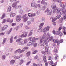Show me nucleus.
I'll return each instance as SVG.
<instances>
[{
	"instance_id": "nucleus-53",
	"label": "nucleus",
	"mask_w": 66,
	"mask_h": 66,
	"mask_svg": "<svg viewBox=\"0 0 66 66\" xmlns=\"http://www.w3.org/2000/svg\"><path fill=\"white\" fill-rule=\"evenodd\" d=\"M31 63V61H29L27 63L26 65V66H28V65H29Z\"/></svg>"
},
{
	"instance_id": "nucleus-34",
	"label": "nucleus",
	"mask_w": 66,
	"mask_h": 66,
	"mask_svg": "<svg viewBox=\"0 0 66 66\" xmlns=\"http://www.w3.org/2000/svg\"><path fill=\"white\" fill-rule=\"evenodd\" d=\"M29 19L28 16H27L26 17L25 19H24V22H26V21L27 20H28Z\"/></svg>"
},
{
	"instance_id": "nucleus-51",
	"label": "nucleus",
	"mask_w": 66,
	"mask_h": 66,
	"mask_svg": "<svg viewBox=\"0 0 66 66\" xmlns=\"http://www.w3.org/2000/svg\"><path fill=\"white\" fill-rule=\"evenodd\" d=\"M55 58L56 60H57V59H58V55H56V56L55 57Z\"/></svg>"
},
{
	"instance_id": "nucleus-46",
	"label": "nucleus",
	"mask_w": 66,
	"mask_h": 66,
	"mask_svg": "<svg viewBox=\"0 0 66 66\" xmlns=\"http://www.w3.org/2000/svg\"><path fill=\"white\" fill-rule=\"evenodd\" d=\"M63 18H64V19H66V13H65V14L64 15V16L63 17Z\"/></svg>"
},
{
	"instance_id": "nucleus-32",
	"label": "nucleus",
	"mask_w": 66,
	"mask_h": 66,
	"mask_svg": "<svg viewBox=\"0 0 66 66\" xmlns=\"http://www.w3.org/2000/svg\"><path fill=\"white\" fill-rule=\"evenodd\" d=\"M6 15V14L4 13L2 15V16L0 18L1 19H3V18L4 17H5V16Z\"/></svg>"
},
{
	"instance_id": "nucleus-64",
	"label": "nucleus",
	"mask_w": 66,
	"mask_h": 66,
	"mask_svg": "<svg viewBox=\"0 0 66 66\" xmlns=\"http://www.w3.org/2000/svg\"><path fill=\"white\" fill-rule=\"evenodd\" d=\"M45 64L46 66H48V62H46Z\"/></svg>"
},
{
	"instance_id": "nucleus-5",
	"label": "nucleus",
	"mask_w": 66,
	"mask_h": 66,
	"mask_svg": "<svg viewBox=\"0 0 66 66\" xmlns=\"http://www.w3.org/2000/svg\"><path fill=\"white\" fill-rule=\"evenodd\" d=\"M47 15L48 16L49 15H51L52 13V11L51 10H49V9H47L45 11V13H47Z\"/></svg>"
},
{
	"instance_id": "nucleus-24",
	"label": "nucleus",
	"mask_w": 66,
	"mask_h": 66,
	"mask_svg": "<svg viewBox=\"0 0 66 66\" xmlns=\"http://www.w3.org/2000/svg\"><path fill=\"white\" fill-rule=\"evenodd\" d=\"M31 52L30 51L26 53V55L27 56H29L30 55Z\"/></svg>"
},
{
	"instance_id": "nucleus-43",
	"label": "nucleus",
	"mask_w": 66,
	"mask_h": 66,
	"mask_svg": "<svg viewBox=\"0 0 66 66\" xmlns=\"http://www.w3.org/2000/svg\"><path fill=\"white\" fill-rule=\"evenodd\" d=\"M41 20L42 21H45V19L44 17H42L41 18Z\"/></svg>"
},
{
	"instance_id": "nucleus-40",
	"label": "nucleus",
	"mask_w": 66,
	"mask_h": 66,
	"mask_svg": "<svg viewBox=\"0 0 66 66\" xmlns=\"http://www.w3.org/2000/svg\"><path fill=\"white\" fill-rule=\"evenodd\" d=\"M41 53L42 54H44V55H45L46 54V53L44 51H41Z\"/></svg>"
},
{
	"instance_id": "nucleus-3",
	"label": "nucleus",
	"mask_w": 66,
	"mask_h": 66,
	"mask_svg": "<svg viewBox=\"0 0 66 66\" xmlns=\"http://www.w3.org/2000/svg\"><path fill=\"white\" fill-rule=\"evenodd\" d=\"M47 39H46V40H47V42H48H48H50V41H51V40H52V39H53V37L52 36L50 38V34L49 33H48L47 34Z\"/></svg>"
},
{
	"instance_id": "nucleus-21",
	"label": "nucleus",
	"mask_w": 66,
	"mask_h": 66,
	"mask_svg": "<svg viewBox=\"0 0 66 66\" xmlns=\"http://www.w3.org/2000/svg\"><path fill=\"white\" fill-rule=\"evenodd\" d=\"M27 35H28L27 34H22L21 35V37H27Z\"/></svg>"
},
{
	"instance_id": "nucleus-54",
	"label": "nucleus",
	"mask_w": 66,
	"mask_h": 66,
	"mask_svg": "<svg viewBox=\"0 0 66 66\" xmlns=\"http://www.w3.org/2000/svg\"><path fill=\"white\" fill-rule=\"evenodd\" d=\"M6 19H5L3 20V22H2V23H5L6 22Z\"/></svg>"
},
{
	"instance_id": "nucleus-9",
	"label": "nucleus",
	"mask_w": 66,
	"mask_h": 66,
	"mask_svg": "<svg viewBox=\"0 0 66 66\" xmlns=\"http://www.w3.org/2000/svg\"><path fill=\"white\" fill-rule=\"evenodd\" d=\"M19 1H18L16 2H14L12 4V7L13 8H15V9L17 8V3H19Z\"/></svg>"
},
{
	"instance_id": "nucleus-25",
	"label": "nucleus",
	"mask_w": 66,
	"mask_h": 66,
	"mask_svg": "<svg viewBox=\"0 0 66 66\" xmlns=\"http://www.w3.org/2000/svg\"><path fill=\"white\" fill-rule=\"evenodd\" d=\"M53 41L54 43H57L59 42V40L57 39H54L53 40Z\"/></svg>"
},
{
	"instance_id": "nucleus-17",
	"label": "nucleus",
	"mask_w": 66,
	"mask_h": 66,
	"mask_svg": "<svg viewBox=\"0 0 66 66\" xmlns=\"http://www.w3.org/2000/svg\"><path fill=\"white\" fill-rule=\"evenodd\" d=\"M55 21V19L54 18H53L52 19V22H53V25L54 26H55V25H56V22H54Z\"/></svg>"
},
{
	"instance_id": "nucleus-63",
	"label": "nucleus",
	"mask_w": 66,
	"mask_h": 66,
	"mask_svg": "<svg viewBox=\"0 0 66 66\" xmlns=\"http://www.w3.org/2000/svg\"><path fill=\"white\" fill-rule=\"evenodd\" d=\"M37 52V51H35L33 52L32 53L33 54H35L36 52Z\"/></svg>"
},
{
	"instance_id": "nucleus-11",
	"label": "nucleus",
	"mask_w": 66,
	"mask_h": 66,
	"mask_svg": "<svg viewBox=\"0 0 66 66\" xmlns=\"http://www.w3.org/2000/svg\"><path fill=\"white\" fill-rule=\"evenodd\" d=\"M51 7L52 9L55 10V9H56V5L55 3H53L52 4Z\"/></svg>"
},
{
	"instance_id": "nucleus-57",
	"label": "nucleus",
	"mask_w": 66,
	"mask_h": 66,
	"mask_svg": "<svg viewBox=\"0 0 66 66\" xmlns=\"http://www.w3.org/2000/svg\"><path fill=\"white\" fill-rule=\"evenodd\" d=\"M35 4L31 3V5L32 7H34V6H35Z\"/></svg>"
},
{
	"instance_id": "nucleus-29",
	"label": "nucleus",
	"mask_w": 66,
	"mask_h": 66,
	"mask_svg": "<svg viewBox=\"0 0 66 66\" xmlns=\"http://www.w3.org/2000/svg\"><path fill=\"white\" fill-rule=\"evenodd\" d=\"M44 23H41L40 24L39 27L40 28H42V26H44Z\"/></svg>"
},
{
	"instance_id": "nucleus-20",
	"label": "nucleus",
	"mask_w": 66,
	"mask_h": 66,
	"mask_svg": "<svg viewBox=\"0 0 66 66\" xmlns=\"http://www.w3.org/2000/svg\"><path fill=\"white\" fill-rule=\"evenodd\" d=\"M13 37L11 36L10 38V42L11 43H13Z\"/></svg>"
},
{
	"instance_id": "nucleus-42",
	"label": "nucleus",
	"mask_w": 66,
	"mask_h": 66,
	"mask_svg": "<svg viewBox=\"0 0 66 66\" xmlns=\"http://www.w3.org/2000/svg\"><path fill=\"white\" fill-rule=\"evenodd\" d=\"M27 16V14L24 15L23 16V19H24Z\"/></svg>"
},
{
	"instance_id": "nucleus-12",
	"label": "nucleus",
	"mask_w": 66,
	"mask_h": 66,
	"mask_svg": "<svg viewBox=\"0 0 66 66\" xmlns=\"http://www.w3.org/2000/svg\"><path fill=\"white\" fill-rule=\"evenodd\" d=\"M8 27V26L7 25H4L2 28V31H4L5 30H6L7 28Z\"/></svg>"
},
{
	"instance_id": "nucleus-19",
	"label": "nucleus",
	"mask_w": 66,
	"mask_h": 66,
	"mask_svg": "<svg viewBox=\"0 0 66 66\" xmlns=\"http://www.w3.org/2000/svg\"><path fill=\"white\" fill-rule=\"evenodd\" d=\"M45 44H46L45 43H40L39 44V45L40 46L43 47V46H45Z\"/></svg>"
},
{
	"instance_id": "nucleus-39",
	"label": "nucleus",
	"mask_w": 66,
	"mask_h": 66,
	"mask_svg": "<svg viewBox=\"0 0 66 66\" xmlns=\"http://www.w3.org/2000/svg\"><path fill=\"white\" fill-rule=\"evenodd\" d=\"M24 42L25 44H26V43H28V39H26L24 40Z\"/></svg>"
},
{
	"instance_id": "nucleus-14",
	"label": "nucleus",
	"mask_w": 66,
	"mask_h": 66,
	"mask_svg": "<svg viewBox=\"0 0 66 66\" xmlns=\"http://www.w3.org/2000/svg\"><path fill=\"white\" fill-rule=\"evenodd\" d=\"M47 35H46V34L44 33L43 35V36L42 38H43V39H46L47 40Z\"/></svg>"
},
{
	"instance_id": "nucleus-62",
	"label": "nucleus",
	"mask_w": 66,
	"mask_h": 66,
	"mask_svg": "<svg viewBox=\"0 0 66 66\" xmlns=\"http://www.w3.org/2000/svg\"><path fill=\"white\" fill-rule=\"evenodd\" d=\"M66 27H63V31H66Z\"/></svg>"
},
{
	"instance_id": "nucleus-30",
	"label": "nucleus",
	"mask_w": 66,
	"mask_h": 66,
	"mask_svg": "<svg viewBox=\"0 0 66 66\" xmlns=\"http://www.w3.org/2000/svg\"><path fill=\"white\" fill-rule=\"evenodd\" d=\"M11 9H12V7L11 6H9L8 7L7 10L8 12H10L11 11Z\"/></svg>"
},
{
	"instance_id": "nucleus-41",
	"label": "nucleus",
	"mask_w": 66,
	"mask_h": 66,
	"mask_svg": "<svg viewBox=\"0 0 66 66\" xmlns=\"http://www.w3.org/2000/svg\"><path fill=\"white\" fill-rule=\"evenodd\" d=\"M61 15H58L56 17V19H59V18H60V17H61Z\"/></svg>"
},
{
	"instance_id": "nucleus-36",
	"label": "nucleus",
	"mask_w": 66,
	"mask_h": 66,
	"mask_svg": "<svg viewBox=\"0 0 66 66\" xmlns=\"http://www.w3.org/2000/svg\"><path fill=\"white\" fill-rule=\"evenodd\" d=\"M19 28V26H18L15 27L14 29L15 30H18Z\"/></svg>"
},
{
	"instance_id": "nucleus-6",
	"label": "nucleus",
	"mask_w": 66,
	"mask_h": 66,
	"mask_svg": "<svg viewBox=\"0 0 66 66\" xmlns=\"http://www.w3.org/2000/svg\"><path fill=\"white\" fill-rule=\"evenodd\" d=\"M21 18H22L21 16L20 15H18L16 17V21L17 22H19L21 20Z\"/></svg>"
},
{
	"instance_id": "nucleus-56",
	"label": "nucleus",
	"mask_w": 66,
	"mask_h": 66,
	"mask_svg": "<svg viewBox=\"0 0 66 66\" xmlns=\"http://www.w3.org/2000/svg\"><path fill=\"white\" fill-rule=\"evenodd\" d=\"M37 6H38V7L39 9H40L41 7H41V6H40V4H38V5H37Z\"/></svg>"
},
{
	"instance_id": "nucleus-48",
	"label": "nucleus",
	"mask_w": 66,
	"mask_h": 66,
	"mask_svg": "<svg viewBox=\"0 0 66 66\" xmlns=\"http://www.w3.org/2000/svg\"><path fill=\"white\" fill-rule=\"evenodd\" d=\"M16 24H17L16 23H13L12 24V26L13 27H14V26H15Z\"/></svg>"
},
{
	"instance_id": "nucleus-59",
	"label": "nucleus",
	"mask_w": 66,
	"mask_h": 66,
	"mask_svg": "<svg viewBox=\"0 0 66 66\" xmlns=\"http://www.w3.org/2000/svg\"><path fill=\"white\" fill-rule=\"evenodd\" d=\"M4 35V33H0V36H3Z\"/></svg>"
},
{
	"instance_id": "nucleus-60",
	"label": "nucleus",
	"mask_w": 66,
	"mask_h": 66,
	"mask_svg": "<svg viewBox=\"0 0 66 66\" xmlns=\"http://www.w3.org/2000/svg\"><path fill=\"white\" fill-rule=\"evenodd\" d=\"M23 26V23H21L20 24V27L21 28V27H22Z\"/></svg>"
},
{
	"instance_id": "nucleus-23",
	"label": "nucleus",
	"mask_w": 66,
	"mask_h": 66,
	"mask_svg": "<svg viewBox=\"0 0 66 66\" xmlns=\"http://www.w3.org/2000/svg\"><path fill=\"white\" fill-rule=\"evenodd\" d=\"M13 29V28H11L7 32V34H10L11 33V32L12 31V29Z\"/></svg>"
},
{
	"instance_id": "nucleus-35",
	"label": "nucleus",
	"mask_w": 66,
	"mask_h": 66,
	"mask_svg": "<svg viewBox=\"0 0 66 66\" xmlns=\"http://www.w3.org/2000/svg\"><path fill=\"white\" fill-rule=\"evenodd\" d=\"M38 39H39V38H35V37H34V38H33L32 39V40H33V41H34V42H35V40H38Z\"/></svg>"
},
{
	"instance_id": "nucleus-15",
	"label": "nucleus",
	"mask_w": 66,
	"mask_h": 66,
	"mask_svg": "<svg viewBox=\"0 0 66 66\" xmlns=\"http://www.w3.org/2000/svg\"><path fill=\"white\" fill-rule=\"evenodd\" d=\"M19 12L20 15H22L24 13V11L22 9H20L19 10Z\"/></svg>"
},
{
	"instance_id": "nucleus-38",
	"label": "nucleus",
	"mask_w": 66,
	"mask_h": 66,
	"mask_svg": "<svg viewBox=\"0 0 66 66\" xmlns=\"http://www.w3.org/2000/svg\"><path fill=\"white\" fill-rule=\"evenodd\" d=\"M27 23L28 25H30V24H31V22L30 21H28L27 22Z\"/></svg>"
},
{
	"instance_id": "nucleus-8",
	"label": "nucleus",
	"mask_w": 66,
	"mask_h": 66,
	"mask_svg": "<svg viewBox=\"0 0 66 66\" xmlns=\"http://www.w3.org/2000/svg\"><path fill=\"white\" fill-rule=\"evenodd\" d=\"M50 28V27L47 26L45 28L43 29L44 33H46L47 31H49V29Z\"/></svg>"
},
{
	"instance_id": "nucleus-7",
	"label": "nucleus",
	"mask_w": 66,
	"mask_h": 66,
	"mask_svg": "<svg viewBox=\"0 0 66 66\" xmlns=\"http://www.w3.org/2000/svg\"><path fill=\"white\" fill-rule=\"evenodd\" d=\"M35 42L33 41V40L32 41L30 40L29 42L30 44L31 45H33L34 47H35L37 46V43H35Z\"/></svg>"
},
{
	"instance_id": "nucleus-47",
	"label": "nucleus",
	"mask_w": 66,
	"mask_h": 66,
	"mask_svg": "<svg viewBox=\"0 0 66 66\" xmlns=\"http://www.w3.org/2000/svg\"><path fill=\"white\" fill-rule=\"evenodd\" d=\"M30 20L32 22H33L34 21V19L33 18H31L30 19Z\"/></svg>"
},
{
	"instance_id": "nucleus-10",
	"label": "nucleus",
	"mask_w": 66,
	"mask_h": 66,
	"mask_svg": "<svg viewBox=\"0 0 66 66\" xmlns=\"http://www.w3.org/2000/svg\"><path fill=\"white\" fill-rule=\"evenodd\" d=\"M62 11L60 12V14L61 15H63V14L65 15V13H66L65 11V8H62Z\"/></svg>"
},
{
	"instance_id": "nucleus-50",
	"label": "nucleus",
	"mask_w": 66,
	"mask_h": 66,
	"mask_svg": "<svg viewBox=\"0 0 66 66\" xmlns=\"http://www.w3.org/2000/svg\"><path fill=\"white\" fill-rule=\"evenodd\" d=\"M23 60H20V63H19L20 65H21V64L23 63Z\"/></svg>"
},
{
	"instance_id": "nucleus-44",
	"label": "nucleus",
	"mask_w": 66,
	"mask_h": 66,
	"mask_svg": "<svg viewBox=\"0 0 66 66\" xmlns=\"http://www.w3.org/2000/svg\"><path fill=\"white\" fill-rule=\"evenodd\" d=\"M21 40V38L19 39L16 40V42H19H19H20V40Z\"/></svg>"
},
{
	"instance_id": "nucleus-18",
	"label": "nucleus",
	"mask_w": 66,
	"mask_h": 66,
	"mask_svg": "<svg viewBox=\"0 0 66 66\" xmlns=\"http://www.w3.org/2000/svg\"><path fill=\"white\" fill-rule=\"evenodd\" d=\"M15 60H12L10 62V64L11 65H13L14 64V63H15Z\"/></svg>"
},
{
	"instance_id": "nucleus-4",
	"label": "nucleus",
	"mask_w": 66,
	"mask_h": 66,
	"mask_svg": "<svg viewBox=\"0 0 66 66\" xmlns=\"http://www.w3.org/2000/svg\"><path fill=\"white\" fill-rule=\"evenodd\" d=\"M41 4H43V5H44V6H43L42 7H41V9H40L41 10H42L43 11H44V10H45V9H46V7L47 5V3H44L43 1H42L41 2Z\"/></svg>"
},
{
	"instance_id": "nucleus-58",
	"label": "nucleus",
	"mask_w": 66,
	"mask_h": 66,
	"mask_svg": "<svg viewBox=\"0 0 66 66\" xmlns=\"http://www.w3.org/2000/svg\"><path fill=\"white\" fill-rule=\"evenodd\" d=\"M63 42V39H61L60 41V43H62Z\"/></svg>"
},
{
	"instance_id": "nucleus-31",
	"label": "nucleus",
	"mask_w": 66,
	"mask_h": 66,
	"mask_svg": "<svg viewBox=\"0 0 66 66\" xmlns=\"http://www.w3.org/2000/svg\"><path fill=\"white\" fill-rule=\"evenodd\" d=\"M61 9L60 8H59L57 9V13H59L60 12H61Z\"/></svg>"
},
{
	"instance_id": "nucleus-28",
	"label": "nucleus",
	"mask_w": 66,
	"mask_h": 66,
	"mask_svg": "<svg viewBox=\"0 0 66 66\" xmlns=\"http://www.w3.org/2000/svg\"><path fill=\"white\" fill-rule=\"evenodd\" d=\"M6 57V56L4 55H3L2 56V60H4L5 59V58Z\"/></svg>"
},
{
	"instance_id": "nucleus-16",
	"label": "nucleus",
	"mask_w": 66,
	"mask_h": 66,
	"mask_svg": "<svg viewBox=\"0 0 66 66\" xmlns=\"http://www.w3.org/2000/svg\"><path fill=\"white\" fill-rule=\"evenodd\" d=\"M7 39V38H4L3 40V42H2V45H4V44L6 43V40Z\"/></svg>"
},
{
	"instance_id": "nucleus-52",
	"label": "nucleus",
	"mask_w": 66,
	"mask_h": 66,
	"mask_svg": "<svg viewBox=\"0 0 66 66\" xmlns=\"http://www.w3.org/2000/svg\"><path fill=\"white\" fill-rule=\"evenodd\" d=\"M28 16L29 17H32V13H29L28 14Z\"/></svg>"
},
{
	"instance_id": "nucleus-49",
	"label": "nucleus",
	"mask_w": 66,
	"mask_h": 66,
	"mask_svg": "<svg viewBox=\"0 0 66 66\" xmlns=\"http://www.w3.org/2000/svg\"><path fill=\"white\" fill-rule=\"evenodd\" d=\"M21 50V49H20L17 50V51H18V52L19 53H20Z\"/></svg>"
},
{
	"instance_id": "nucleus-2",
	"label": "nucleus",
	"mask_w": 66,
	"mask_h": 66,
	"mask_svg": "<svg viewBox=\"0 0 66 66\" xmlns=\"http://www.w3.org/2000/svg\"><path fill=\"white\" fill-rule=\"evenodd\" d=\"M62 29V27H60L59 28L58 31H56V35H58L60 34V36H61L63 35V34L61 32V31H60V30H61Z\"/></svg>"
},
{
	"instance_id": "nucleus-1",
	"label": "nucleus",
	"mask_w": 66,
	"mask_h": 66,
	"mask_svg": "<svg viewBox=\"0 0 66 66\" xmlns=\"http://www.w3.org/2000/svg\"><path fill=\"white\" fill-rule=\"evenodd\" d=\"M40 43H45V45H46V46L45 48V51L46 52H48L49 47L48 46V42L47 41V40H46V39H44L42 38L40 39Z\"/></svg>"
},
{
	"instance_id": "nucleus-37",
	"label": "nucleus",
	"mask_w": 66,
	"mask_h": 66,
	"mask_svg": "<svg viewBox=\"0 0 66 66\" xmlns=\"http://www.w3.org/2000/svg\"><path fill=\"white\" fill-rule=\"evenodd\" d=\"M54 52H55V53H57V48H54Z\"/></svg>"
},
{
	"instance_id": "nucleus-45",
	"label": "nucleus",
	"mask_w": 66,
	"mask_h": 66,
	"mask_svg": "<svg viewBox=\"0 0 66 66\" xmlns=\"http://www.w3.org/2000/svg\"><path fill=\"white\" fill-rule=\"evenodd\" d=\"M38 32L39 33H40L41 32H42V30H41V28H40V29L38 30Z\"/></svg>"
},
{
	"instance_id": "nucleus-33",
	"label": "nucleus",
	"mask_w": 66,
	"mask_h": 66,
	"mask_svg": "<svg viewBox=\"0 0 66 66\" xmlns=\"http://www.w3.org/2000/svg\"><path fill=\"white\" fill-rule=\"evenodd\" d=\"M19 45H24V43L22 42H20L19 43Z\"/></svg>"
},
{
	"instance_id": "nucleus-26",
	"label": "nucleus",
	"mask_w": 66,
	"mask_h": 66,
	"mask_svg": "<svg viewBox=\"0 0 66 66\" xmlns=\"http://www.w3.org/2000/svg\"><path fill=\"white\" fill-rule=\"evenodd\" d=\"M14 57V59H15V60H16L17 59H19V58H20V57H19V56H13L12 57Z\"/></svg>"
},
{
	"instance_id": "nucleus-22",
	"label": "nucleus",
	"mask_w": 66,
	"mask_h": 66,
	"mask_svg": "<svg viewBox=\"0 0 66 66\" xmlns=\"http://www.w3.org/2000/svg\"><path fill=\"white\" fill-rule=\"evenodd\" d=\"M63 21V18H61L59 19V21L60 23H62Z\"/></svg>"
},
{
	"instance_id": "nucleus-55",
	"label": "nucleus",
	"mask_w": 66,
	"mask_h": 66,
	"mask_svg": "<svg viewBox=\"0 0 66 66\" xmlns=\"http://www.w3.org/2000/svg\"><path fill=\"white\" fill-rule=\"evenodd\" d=\"M32 34H33V32H30L28 34V36H31V35H32Z\"/></svg>"
},
{
	"instance_id": "nucleus-27",
	"label": "nucleus",
	"mask_w": 66,
	"mask_h": 66,
	"mask_svg": "<svg viewBox=\"0 0 66 66\" xmlns=\"http://www.w3.org/2000/svg\"><path fill=\"white\" fill-rule=\"evenodd\" d=\"M16 15V14L15 13H12L10 15L11 17H13Z\"/></svg>"
},
{
	"instance_id": "nucleus-13",
	"label": "nucleus",
	"mask_w": 66,
	"mask_h": 66,
	"mask_svg": "<svg viewBox=\"0 0 66 66\" xmlns=\"http://www.w3.org/2000/svg\"><path fill=\"white\" fill-rule=\"evenodd\" d=\"M60 5L61 7H63L62 8H65L66 7V6L63 4V3H62V2H61L60 3Z\"/></svg>"
},
{
	"instance_id": "nucleus-61",
	"label": "nucleus",
	"mask_w": 66,
	"mask_h": 66,
	"mask_svg": "<svg viewBox=\"0 0 66 66\" xmlns=\"http://www.w3.org/2000/svg\"><path fill=\"white\" fill-rule=\"evenodd\" d=\"M48 60H51V56H50L48 57Z\"/></svg>"
}]
</instances>
